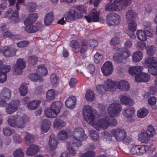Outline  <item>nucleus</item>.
<instances>
[{
    "instance_id": "obj_30",
    "label": "nucleus",
    "mask_w": 157,
    "mask_h": 157,
    "mask_svg": "<svg viewBox=\"0 0 157 157\" xmlns=\"http://www.w3.org/2000/svg\"><path fill=\"white\" fill-rule=\"evenodd\" d=\"M51 125L50 122L47 120H43L41 125V130L43 132L45 133L47 132L49 129Z\"/></svg>"
},
{
    "instance_id": "obj_19",
    "label": "nucleus",
    "mask_w": 157,
    "mask_h": 157,
    "mask_svg": "<svg viewBox=\"0 0 157 157\" xmlns=\"http://www.w3.org/2000/svg\"><path fill=\"white\" fill-rule=\"evenodd\" d=\"M137 15L136 13L132 10H128L126 13L125 18L128 22L136 21Z\"/></svg>"
},
{
    "instance_id": "obj_3",
    "label": "nucleus",
    "mask_w": 157,
    "mask_h": 157,
    "mask_svg": "<svg viewBox=\"0 0 157 157\" xmlns=\"http://www.w3.org/2000/svg\"><path fill=\"white\" fill-rule=\"evenodd\" d=\"M107 23L109 26L118 24L120 17L117 14L113 13L108 14L106 17Z\"/></svg>"
},
{
    "instance_id": "obj_50",
    "label": "nucleus",
    "mask_w": 157,
    "mask_h": 157,
    "mask_svg": "<svg viewBox=\"0 0 157 157\" xmlns=\"http://www.w3.org/2000/svg\"><path fill=\"white\" fill-rule=\"evenodd\" d=\"M107 117L109 126H115L117 125V121L116 119L113 117L114 116L110 115V116H107Z\"/></svg>"
},
{
    "instance_id": "obj_28",
    "label": "nucleus",
    "mask_w": 157,
    "mask_h": 157,
    "mask_svg": "<svg viewBox=\"0 0 157 157\" xmlns=\"http://www.w3.org/2000/svg\"><path fill=\"white\" fill-rule=\"evenodd\" d=\"M45 116L47 117L53 118L56 117L57 116V113L50 107L46 108L44 111Z\"/></svg>"
},
{
    "instance_id": "obj_34",
    "label": "nucleus",
    "mask_w": 157,
    "mask_h": 157,
    "mask_svg": "<svg viewBox=\"0 0 157 157\" xmlns=\"http://www.w3.org/2000/svg\"><path fill=\"white\" fill-rule=\"evenodd\" d=\"M62 106V103L60 102L57 101L52 103L50 107L57 114L60 112Z\"/></svg>"
},
{
    "instance_id": "obj_52",
    "label": "nucleus",
    "mask_w": 157,
    "mask_h": 157,
    "mask_svg": "<svg viewBox=\"0 0 157 157\" xmlns=\"http://www.w3.org/2000/svg\"><path fill=\"white\" fill-rule=\"evenodd\" d=\"M29 78L32 81L35 82H40L43 80L42 78H40L36 74H30L29 75Z\"/></svg>"
},
{
    "instance_id": "obj_33",
    "label": "nucleus",
    "mask_w": 157,
    "mask_h": 157,
    "mask_svg": "<svg viewBox=\"0 0 157 157\" xmlns=\"http://www.w3.org/2000/svg\"><path fill=\"white\" fill-rule=\"evenodd\" d=\"M55 92L53 89L48 90L46 93V98L48 101H50L54 100L55 98Z\"/></svg>"
},
{
    "instance_id": "obj_43",
    "label": "nucleus",
    "mask_w": 157,
    "mask_h": 157,
    "mask_svg": "<svg viewBox=\"0 0 157 157\" xmlns=\"http://www.w3.org/2000/svg\"><path fill=\"white\" fill-rule=\"evenodd\" d=\"M156 50V48L154 46H148L146 48V52L147 55L151 56L155 54Z\"/></svg>"
},
{
    "instance_id": "obj_49",
    "label": "nucleus",
    "mask_w": 157,
    "mask_h": 157,
    "mask_svg": "<svg viewBox=\"0 0 157 157\" xmlns=\"http://www.w3.org/2000/svg\"><path fill=\"white\" fill-rule=\"evenodd\" d=\"M25 139L27 145L29 146L33 144L34 139V136L33 135L29 134L25 137Z\"/></svg>"
},
{
    "instance_id": "obj_15",
    "label": "nucleus",
    "mask_w": 157,
    "mask_h": 157,
    "mask_svg": "<svg viewBox=\"0 0 157 157\" xmlns=\"http://www.w3.org/2000/svg\"><path fill=\"white\" fill-rule=\"evenodd\" d=\"M144 65L146 68L152 66H157V58L155 57H147L145 59Z\"/></svg>"
},
{
    "instance_id": "obj_12",
    "label": "nucleus",
    "mask_w": 157,
    "mask_h": 157,
    "mask_svg": "<svg viewBox=\"0 0 157 157\" xmlns=\"http://www.w3.org/2000/svg\"><path fill=\"white\" fill-rule=\"evenodd\" d=\"M82 17L81 12H78L74 10H71L65 17V19L68 21L74 20L75 19H78Z\"/></svg>"
},
{
    "instance_id": "obj_14",
    "label": "nucleus",
    "mask_w": 157,
    "mask_h": 157,
    "mask_svg": "<svg viewBox=\"0 0 157 157\" xmlns=\"http://www.w3.org/2000/svg\"><path fill=\"white\" fill-rule=\"evenodd\" d=\"M116 86L121 91L128 90L130 88L129 83L124 80H121L116 82Z\"/></svg>"
},
{
    "instance_id": "obj_26",
    "label": "nucleus",
    "mask_w": 157,
    "mask_h": 157,
    "mask_svg": "<svg viewBox=\"0 0 157 157\" xmlns=\"http://www.w3.org/2000/svg\"><path fill=\"white\" fill-rule=\"evenodd\" d=\"M143 56V54L141 52L136 51L132 55V60L135 63L139 62L142 59Z\"/></svg>"
},
{
    "instance_id": "obj_40",
    "label": "nucleus",
    "mask_w": 157,
    "mask_h": 157,
    "mask_svg": "<svg viewBox=\"0 0 157 157\" xmlns=\"http://www.w3.org/2000/svg\"><path fill=\"white\" fill-rule=\"evenodd\" d=\"M136 35L138 39L142 41H146L147 38V36L145 33L142 30H140L137 32Z\"/></svg>"
},
{
    "instance_id": "obj_16",
    "label": "nucleus",
    "mask_w": 157,
    "mask_h": 157,
    "mask_svg": "<svg viewBox=\"0 0 157 157\" xmlns=\"http://www.w3.org/2000/svg\"><path fill=\"white\" fill-rule=\"evenodd\" d=\"M143 68L141 66H136L131 67L128 70L129 74L133 76H139L142 71Z\"/></svg>"
},
{
    "instance_id": "obj_62",
    "label": "nucleus",
    "mask_w": 157,
    "mask_h": 157,
    "mask_svg": "<svg viewBox=\"0 0 157 157\" xmlns=\"http://www.w3.org/2000/svg\"><path fill=\"white\" fill-rule=\"evenodd\" d=\"M67 146L68 151L72 155H74L76 153V151L74 149L70 142H67Z\"/></svg>"
},
{
    "instance_id": "obj_61",
    "label": "nucleus",
    "mask_w": 157,
    "mask_h": 157,
    "mask_svg": "<svg viewBox=\"0 0 157 157\" xmlns=\"http://www.w3.org/2000/svg\"><path fill=\"white\" fill-rule=\"evenodd\" d=\"M90 136L91 138L95 141L97 140L99 138L97 132L94 130H91L90 132Z\"/></svg>"
},
{
    "instance_id": "obj_53",
    "label": "nucleus",
    "mask_w": 157,
    "mask_h": 157,
    "mask_svg": "<svg viewBox=\"0 0 157 157\" xmlns=\"http://www.w3.org/2000/svg\"><path fill=\"white\" fill-rule=\"evenodd\" d=\"M94 97V94L91 90H87L86 94V99L88 101H92Z\"/></svg>"
},
{
    "instance_id": "obj_11",
    "label": "nucleus",
    "mask_w": 157,
    "mask_h": 157,
    "mask_svg": "<svg viewBox=\"0 0 157 157\" xmlns=\"http://www.w3.org/2000/svg\"><path fill=\"white\" fill-rule=\"evenodd\" d=\"M17 51L15 48H11L8 46H5L0 49V53L3 54L7 57H12L16 55Z\"/></svg>"
},
{
    "instance_id": "obj_35",
    "label": "nucleus",
    "mask_w": 157,
    "mask_h": 157,
    "mask_svg": "<svg viewBox=\"0 0 157 157\" xmlns=\"http://www.w3.org/2000/svg\"><path fill=\"white\" fill-rule=\"evenodd\" d=\"M53 20V13L52 12H51L46 14L44 20V23L47 25H49Z\"/></svg>"
},
{
    "instance_id": "obj_27",
    "label": "nucleus",
    "mask_w": 157,
    "mask_h": 157,
    "mask_svg": "<svg viewBox=\"0 0 157 157\" xmlns=\"http://www.w3.org/2000/svg\"><path fill=\"white\" fill-rule=\"evenodd\" d=\"M5 16L6 17H8L10 19L11 18H17L18 17V12L16 11H13L12 9L10 8L6 12Z\"/></svg>"
},
{
    "instance_id": "obj_24",
    "label": "nucleus",
    "mask_w": 157,
    "mask_h": 157,
    "mask_svg": "<svg viewBox=\"0 0 157 157\" xmlns=\"http://www.w3.org/2000/svg\"><path fill=\"white\" fill-rule=\"evenodd\" d=\"M11 96L10 90L7 88H5L3 89L0 94V98L2 99H4L6 100L10 98Z\"/></svg>"
},
{
    "instance_id": "obj_29",
    "label": "nucleus",
    "mask_w": 157,
    "mask_h": 157,
    "mask_svg": "<svg viewBox=\"0 0 157 157\" xmlns=\"http://www.w3.org/2000/svg\"><path fill=\"white\" fill-rule=\"evenodd\" d=\"M26 122V119L25 117H18L16 126L18 128H23L25 126V123Z\"/></svg>"
},
{
    "instance_id": "obj_20",
    "label": "nucleus",
    "mask_w": 157,
    "mask_h": 157,
    "mask_svg": "<svg viewBox=\"0 0 157 157\" xmlns=\"http://www.w3.org/2000/svg\"><path fill=\"white\" fill-rule=\"evenodd\" d=\"M150 79V75L147 73H143L142 71L139 76L136 77V80L138 82H146L149 80Z\"/></svg>"
},
{
    "instance_id": "obj_17",
    "label": "nucleus",
    "mask_w": 157,
    "mask_h": 157,
    "mask_svg": "<svg viewBox=\"0 0 157 157\" xmlns=\"http://www.w3.org/2000/svg\"><path fill=\"white\" fill-rule=\"evenodd\" d=\"M29 147L27 150L26 153L29 156H33L36 154L39 151L38 147L35 144L29 145Z\"/></svg>"
},
{
    "instance_id": "obj_64",
    "label": "nucleus",
    "mask_w": 157,
    "mask_h": 157,
    "mask_svg": "<svg viewBox=\"0 0 157 157\" xmlns=\"http://www.w3.org/2000/svg\"><path fill=\"white\" fill-rule=\"evenodd\" d=\"M95 155V153L94 152L90 151L83 154L81 156V157H94Z\"/></svg>"
},
{
    "instance_id": "obj_36",
    "label": "nucleus",
    "mask_w": 157,
    "mask_h": 157,
    "mask_svg": "<svg viewBox=\"0 0 157 157\" xmlns=\"http://www.w3.org/2000/svg\"><path fill=\"white\" fill-rule=\"evenodd\" d=\"M18 118L17 116L12 115L10 116L8 121L9 125L13 127L15 126Z\"/></svg>"
},
{
    "instance_id": "obj_4",
    "label": "nucleus",
    "mask_w": 157,
    "mask_h": 157,
    "mask_svg": "<svg viewBox=\"0 0 157 157\" xmlns=\"http://www.w3.org/2000/svg\"><path fill=\"white\" fill-rule=\"evenodd\" d=\"M121 105L119 103L115 102L112 104L108 108V112L112 116H117L121 110Z\"/></svg>"
},
{
    "instance_id": "obj_41",
    "label": "nucleus",
    "mask_w": 157,
    "mask_h": 157,
    "mask_svg": "<svg viewBox=\"0 0 157 157\" xmlns=\"http://www.w3.org/2000/svg\"><path fill=\"white\" fill-rule=\"evenodd\" d=\"M145 131L151 137H152L156 134V129L151 125H149L147 127L146 130Z\"/></svg>"
},
{
    "instance_id": "obj_54",
    "label": "nucleus",
    "mask_w": 157,
    "mask_h": 157,
    "mask_svg": "<svg viewBox=\"0 0 157 157\" xmlns=\"http://www.w3.org/2000/svg\"><path fill=\"white\" fill-rule=\"evenodd\" d=\"M57 136L59 140H65L67 138V133L66 131L64 130H61L58 135Z\"/></svg>"
},
{
    "instance_id": "obj_37",
    "label": "nucleus",
    "mask_w": 157,
    "mask_h": 157,
    "mask_svg": "<svg viewBox=\"0 0 157 157\" xmlns=\"http://www.w3.org/2000/svg\"><path fill=\"white\" fill-rule=\"evenodd\" d=\"M50 79L51 83L53 86H56L59 83V78L56 75L55 73H52L51 74Z\"/></svg>"
},
{
    "instance_id": "obj_58",
    "label": "nucleus",
    "mask_w": 157,
    "mask_h": 157,
    "mask_svg": "<svg viewBox=\"0 0 157 157\" xmlns=\"http://www.w3.org/2000/svg\"><path fill=\"white\" fill-rule=\"evenodd\" d=\"M103 58L101 54L97 53L94 56V62L96 64L98 63L102 60Z\"/></svg>"
},
{
    "instance_id": "obj_59",
    "label": "nucleus",
    "mask_w": 157,
    "mask_h": 157,
    "mask_svg": "<svg viewBox=\"0 0 157 157\" xmlns=\"http://www.w3.org/2000/svg\"><path fill=\"white\" fill-rule=\"evenodd\" d=\"M13 156L14 157H24V153L22 151L21 149H18L13 152Z\"/></svg>"
},
{
    "instance_id": "obj_44",
    "label": "nucleus",
    "mask_w": 157,
    "mask_h": 157,
    "mask_svg": "<svg viewBox=\"0 0 157 157\" xmlns=\"http://www.w3.org/2000/svg\"><path fill=\"white\" fill-rule=\"evenodd\" d=\"M71 138L72 144L74 146L78 147L81 146L82 143L80 139L72 136H71Z\"/></svg>"
},
{
    "instance_id": "obj_10",
    "label": "nucleus",
    "mask_w": 157,
    "mask_h": 157,
    "mask_svg": "<svg viewBox=\"0 0 157 157\" xmlns=\"http://www.w3.org/2000/svg\"><path fill=\"white\" fill-rule=\"evenodd\" d=\"M102 72L104 75L109 76L110 75L113 71V68L111 62L107 61L105 62L101 68Z\"/></svg>"
},
{
    "instance_id": "obj_60",
    "label": "nucleus",
    "mask_w": 157,
    "mask_h": 157,
    "mask_svg": "<svg viewBox=\"0 0 157 157\" xmlns=\"http://www.w3.org/2000/svg\"><path fill=\"white\" fill-rule=\"evenodd\" d=\"M37 8V6L36 4L33 2H29L28 3V9L31 12L35 11Z\"/></svg>"
},
{
    "instance_id": "obj_56",
    "label": "nucleus",
    "mask_w": 157,
    "mask_h": 157,
    "mask_svg": "<svg viewBox=\"0 0 157 157\" xmlns=\"http://www.w3.org/2000/svg\"><path fill=\"white\" fill-rule=\"evenodd\" d=\"M149 73L153 75H157V67L156 66H152L148 67Z\"/></svg>"
},
{
    "instance_id": "obj_21",
    "label": "nucleus",
    "mask_w": 157,
    "mask_h": 157,
    "mask_svg": "<svg viewBox=\"0 0 157 157\" xmlns=\"http://www.w3.org/2000/svg\"><path fill=\"white\" fill-rule=\"evenodd\" d=\"M135 112V110L133 108L128 107L124 110L122 114L125 117L129 118L132 117Z\"/></svg>"
},
{
    "instance_id": "obj_55",
    "label": "nucleus",
    "mask_w": 157,
    "mask_h": 157,
    "mask_svg": "<svg viewBox=\"0 0 157 157\" xmlns=\"http://www.w3.org/2000/svg\"><path fill=\"white\" fill-rule=\"evenodd\" d=\"M38 61L37 58L35 56H31L29 57L28 63L29 65L36 64Z\"/></svg>"
},
{
    "instance_id": "obj_2",
    "label": "nucleus",
    "mask_w": 157,
    "mask_h": 157,
    "mask_svg": "<svg viewBox=\"0 0 157 157\" xmlns=\"http://www.w3.org/2000/svg\"><path fill=\"white\" fill-rule=\"evenodd\" d=\"M83 114L84 118L87 122H93L94 120V114L91 107L89 105H86L83 109Z\"/></svg>"
},
{
    "instance_id": "obj_47",
    "label": "nucleus",
    "mask_w": 157,
    "mask_h": 157,
    "mask_svg": "<svg viewBox=\"0 0 157 157\" xmlns=\"http://www.w3.org/2000/svg\"><path fill=\"white\" fill-rule=\"evenodd\" d=\"M19 91L21 95L23 96H25L28 92L27 86L25 83L22 84L20 88Z\"/></svg>"
},
{
    "instance_id": "obj_8",
    "label": "nucleus",
    "mask_w": 157,
    "mask_h": 157,
    "mask_svg": "<svg viewBox=\"0 0 157 157\" xmlns=\"http://www.w3.org/2000/svg\"><path fill=\"white\" fill-rule=\"evenodd\" d=\"M25 25L26 26L25 28V31L30 33L42 30L43 27V25L40 23H36L35 25L30 24Z\"/></svg>"
},
{
    "instance_id": "obj_6",
    "label": "nucleus",
    "mask_w": 157,
    "mask_h": 157,
    "mask_svg": "<svg viewBox=\"0 0 157 157\" xmlns=\"http://www.w3.org/2000/svg\"><path fill=\"white\" fill-rule=\"evenodd\" d=\"M111 133L118 141H121L126 135V132L124 130L120 128L113 129L111 130Z\"/></svg>"
},
{
    "instance_id": "obj_25",
    "label": "nucleus",
    "mask_w": 157,
    "mask_h": 157,
    "mask_svg": "<svg viewBox=\"0 0 157 157\" xmlns=\"http://www.w3.org/2000/svg\"><path fill=\"white\" fill-rule=\"evenodd\" d=\"M38 17L37 14L36 13H34L30 14L24 21L25 25L35 22L36 20Z\"/></svg>"
},
{
    "instance_id": "obj_45",
    "label": "nucleus",
    "mask_w": 157,
    "mask_h": 157,
    "mask_svg": "<svg viewBox=\"0 0 157 157\" xmlns=\"http://www.w3.org/2000/svg\"><path fill=\"white\" fill-rule=\"evenodd\" d=\"M144 31L145 33L149 37L152 36L153 31L151 29V25L150 23L148 25H145Z\"/></svg>"
},
{
    "instance_id": "obj_32",
    "label": "nucleus",
    "mask_w": 157,
    "mask_h": 157,
    "mask_svg": "<svg viewBox=\"0 0 157 157\" xmlns=\"http://www.w3.org/2000/svg\"><path fill=\"white\" fill-rule=\"evenodd\" d=\"M49 144L50 148L52 150L55 149L56 148L57 144V140L53 134L50 136Z\"/></svg>"
},
{
    "instance_id": "obj_38",
    "label": "nucleus",
    "mask_w": 157,
    "mask_h": 157,
    "mask_svg": "<svg viewBox=\"0 0 157 157\" xmlns=\"http://www.w3.org/2000/svg\"><path fill=\"white\" fill-rule=\"evenodd\" d=\"M121 101L122 104L129 106L132 105L134 102L133 101L132 99L126 96L122 97L121 99Z\"/></svg>"
},
{
    "instance_id": "obj_63",
    "label": "nucleus",
    "mask_w": 157,
    "mask_h": 157,
    "mask_svg": "<svg viewBox=\"0 0 157 157\" xmlns=\"http://www.w3.org/2000/svg\"><path fill=\"white\" fill-rule=\"evenodd\" d=\"M29 42L27 40H23L19 41L17 43L18 46L20 48L25 47L27 46L29 44Z\"/></svg>"
},
{
    "instance_id": "obj_13",
    "label": "nucleus",
    "mask_w": 157,
    "mask_h": 157,
    "mask_svg": "<svg viewBox=\"0 0 157 157\" xmlns=\"http://www.w3.org/2000/svg\"><path fill=\"white\" fill-rule=\"evenodd\" d=\"M85 17L88 22L91 21L96 22L98 21L99 16L96 8L92 10L91 13L88 16H85Z\"/></svg>"
},
{
    "instance_id": "obj_57",
    "label": "nucleus",
    "mask_w": 157,
    "mask_h": 157,
    "mask_svg": "<svg viewBox=\"0 0 157 157\" xmlns=\"http://www.w3.org/2000/svg\"><path fill=\"white\" fill-rule=\"evenodd\" d=\"M128 28L129 30L132 32H135L136 30L137 27V24L136 21L128 22Z\"/></svg>"
},
{
    "instance_id": "obj_9",
    "label": "nucleus",
    "mask_w": 157,
    "mask_h": 157,
    "mask_svg": "<svg viewBox=\"0 0 157 157\" xmlns=\"http://www.w3.org/2000/svg\"><path fill=\"white\" fill-rule=\"evenodd\" d=\"M72 136L78 138L82 140H85L87 138L84 129L80 127L75 128L73 131Z\"/></svg>"
},
{
    "instance_id": "obj_1",
    "label": "nucleus",
    "mask_w": 157,
    "mask_h": 157,
    "mask_svg": "<svg viewBox=\"0 0 157 157\" xmlns=\"http://www.w3.org/2000/svg\"><path fill=\"white\" fill-rule=\"evenodd\" d=\"M21 104L19 100H12L5 107V112L7 114H11L17 111Z\"/></svg>"
},
{
    "instance_id": "obj_22",
    "label": "nucleus",
    "mask_w": 157,
    "mask_h": 157,
    "mask_svg": "<svg viewBox=\"0 0 157 157\" xmlns=\"http://www.w3.org/2000/svg\"><path fill=\"white\" fill-rule=\"evenodd\" d=\"M65 125V122L59 118H56L54 121V128L56 129H60L64 127Z\"/></svg>"
},
{
    "instance_id": "obj_39",
    "label": "nucleus",
    "mask_w": 157,
    "mask_h": 157,
    "mask_svg": "<svg viewBox=\"0 0 157 157\" xmlns=\"http://www.w3.org/2000/svg\"><path fill=\"white\" fill-rule=\"evenodd\" d=\"M148 112V110L146 108H143L138 111L137 115L139 117L144 118L147 116Z\"/></svg>"
},
{
    "instance_id": "obj_48",
    "label": "nucleus",
    "mask_w": 157,
    "mask_h": 157,
    "mask_svg": "<svg viewBox=\"0 0 157 157\" xmlns=\"http://www.w3.org/2000/svg\"><path fill=\"white\" fill-rule=\"evenodd\" d=\"M36 72L39 73V75H45L47 74V69L44 66L39 65L36 70Z\"/></svg>"
},
{
    "instance_id": "obj_42",
    "label": "nucleus",
    "mask_w": 157,
    "mask_h": 157,
    "mask_svg": "<svg viewBox=\"0 0 157 157\" xmlns=\"http://www.w3.org/2000/svg\"><path fill=\"white\" fill-rule=\"evenodd\" d=\"M105 10L111 11H115L118 9V6L116 4L110 3L107 4L105 7Z\"/></svg>"
},
{
    "instance_id": "obj_46",
    "label": "nucleus",
    "mask_w": 157,
    "mask_h": 157,
    "mask_svg": "<svg viewBox=\"0 0 157 157\" xmlns=\"http://www.w3.org/2000/svg\"><path fill=\"white\" fill-rule=\"evenodd\" d=\"M121 52L119 53L121 58L125 59L128 58L131 55V52L129 50L122 48L121 50Z\"/></svg>"
},
{
    "instance_id": "obj_7",
    "label": "nucleus",
    "mask_w": 157,
    "mask_h": 157,
    "mask_svg": "<svg viewBox=\"0 0 157 157\" xmlns=\"http://www.w3.org/2000/svg\"><path fill=\"white\" fill-rule=\"evenodd\" d=\"M93 126L98 131H100L101 128L103 129H107L109 126L107 117L100 119L98 122L93 124Z\"/></svg>"
},
{
    "instance_id": "obj_5",
    "label": "nucleus",
    "mask_w": 157,
    "mask_h": 157,
    "mask_svg": "<svg viewBox=\"0 0 157 157\" xmlns=\"http://www.w3.org/2000/svg\"><path fill=\"white\" fill-rule=\"evenodd\" d=\"M26 62L24 59L19 58L17 60V63L14 64L13 68L17 75H21L23 73V69L26 66Z\"/></svg>"
},
{
    "instance_id": "obj_51",
    "label": "nucleus",
    "mask_w": 157,
    "mask_h": 157,
    "mask_svg": "<svg viewBox=\"0 0 157 157\" xmlns=\"http://www.w3.org/2000/svg\"><path fill=\"white\" fill-rule=\"evenodd\" d=\"M139 155L145 153L149 150L150 146L147 145H138Z\"/></svg>"
},
{
    "instance_id": "obj_18",
    "label": "nucleus",
    "mask_w": 157,
    "mask_h": 157,
    "mask_svg": "<svg viewBox=\"0 0 157 157\" xmlns=\"http://www.w3.org/2000/svg\"><path fill=\"white\" fill-rule=\"evenodd\" d=\"M76 102V99L74 96H71L67 98L65 102L66 106L68 108L73 109L75 108Z\"/></svg>"
},
{
    "instance_id": "obj_23",
    "label": "nucleus",
    "mask_w": 157,
    "mask_h": 157,
    "mask_svg": "<svg viewBox=\"0 0 157 157\" xmlns=\"http://www.w3.org/2000/svg\"><path fill=\"white\" fill-rule=\"evenodd\" d=\"M139 138L140 140L142 143H147L151 138L150 136L147 134L145 130L139 134Z\"/></svg>"
},
{
    "instance_id": "obj_31",
    "label": "nucleus",
    "mask_w": 157,
    "mask_h": 157,
    "mask_svg": "<svg viewBox=\"0 0 157 157\" xmlns=\"http://www.w3.org/2000/svg\"><path fill=\"white\" fill-rule=\"evenodd\" d=\"M40 102L39 100H33L28 104L27 107L30 110H34L37 108Z\"/></svg>"
}]
</instances>
